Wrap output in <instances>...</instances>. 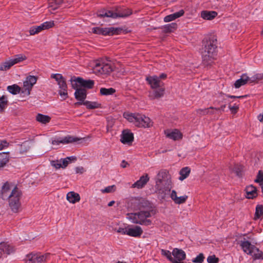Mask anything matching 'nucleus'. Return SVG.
Listing matches in <instances>:
<instances>
[{
	"label": "nucleus",
	"instance_id": "f257e3e1",
	"mask_svg": "<svg viewBox=\"0 0 263 263\" xmlns=\"http://www.w3.org/2000/svg\"><path fill=\"white\" fill-rule=\"evenodd\" d=\"M132 206L139 211L127 214V218L132 222L142 226H149L153 224L150 219L156 214L153 203L145 198L137 197L132 201Z\"/></svg>",
	"mask_w": 263,
	"mask_h": 263
},
{
	"label": "nucleus",
	"instance_id": "f03ea898",
	"mask_svg": "<svg viewBox=\"0 0 263 263\" xmlns=\"http://www.w3.org/2000/svg\"><path fill=\"white\" fill-rule=\"evenodd\" d=\"M217 40L214 35L203 40L201 49V57L202 64L205 67H208L214 63L215 56L217 53Z\"/></svg>",
	"mask_w": 263,
	"mask_h": 263
},
{
	"label": "nucleus",
	"instance_id": "7ed1b4c3",
	"mask_svg": "<svg viewBox=\"0 0 263 263\" xmlns=\"http://www.w3.org/2000/svg\"><path fill=\"white\" fill-rule=\"evenodd\" d=\"M155 186L159 193L163 194L164 196L171 191L172 182L168 171L161 170L158 172L156 177Z\"/></svg>",
	"mask_w": 263,
	"mask_h": 263
},
{
	"label": "nucleus",
	"instance_id": "20e7f679",
	"mask_svg": "<svg viewBox=\"0 0 263 263\" xmlns=\"http://www.w3.org/2000/svg\"><path fill=\"white\" fill-rule=\"evenodd\" d=\"M22 194L17 187H14L9 195V205L11 211L14 213H17L21 207L20 199Z\"/></svg>",
	"mask_w": 263,
	"mask_h": 263
},
{
	"label": "nucleus",
	"instance_id": "39448f33",
	"mask_svg": "<svg viewBox=\"0 0 263 263\" xmlns=\"http://www.w3.org/2000/svg\"><path fill=\"white\" fill-rule=\"evenodd\" d=\"M71 86L73 89L80 87L84 89H91L95 84L93 80H84L81 77H73L71 79Z\"/></svg>",
	"mask_w": 263,
	"mask_h": 263
},
{
	"label": "nucleus",
	"instance_id": "423d86ee",
	"mask_svg": "<svg viewBox=\"0 0 263 263\" xmlns=\"http://www.w3.org/2000/svg\"><path fill=\"white\" fill-rule=\"evenodd\" d=\"M114 69V66L111 63L103 61H97L93 67L95 72L101 74H109Z\"/></svg>",
	"mask_w": 263,
	"mask_h": 263
},
{
	"label": "nucleus",
	"instance_id": "0eeeda50",
	"mask_svg": "<svg viewBox=\"0 0 263 263\" xmlns=\"http://www.w3.org/2000/svg\"><path fill=\"white\" fill-rule=\"evenodd\" d=\"M50 256V253L42 254L41 253H31L27 255L26 263H45Z\"/></svg>",
	"mask_w": 263,
	"mask_h": 263
},
{
	"label": "nucleus",
	"instance_id": "6e6552de",
	"mask_svg": "<svg viewBox=\"0 0 263 263\" xmlns=\"http://www.w3.org/2000/svg\"><path fill=\"white\" fill-rule=\"evenodd\" d=\"M123 29L121 28L108 27L101 28L94 27L92 28V32L95 34L103 35H113L120 34Z\"/></svg>",
	"mask_w": 263,
	"mask_h": 263
},
{
	"label": "nucleus",
	"instance_id": "1a4fd4ad",
	"mask_svg": "<svg viewBox=\"0 0 263 263\" xmlns=\"http://www.w3.org/2000/svg\"><path fill=\"white\" fill-rule=\"evenodd\" d=\"M121 8V7L117 6L112 8V10L102 9L97 11V15L100 18L107 17L116 18L119 17L118 14H120Z\"/></svg>",
	"mask_w": 263,
	"mask_h": 263
},
{
	"label": "nucleus",
	"instance_id": "9d476101",
	"mask_svg": "<svg viewBox=\"0 0 263 263\" xmlns=\"http://www.w3.org/2000/svg\"><path fill=\"white\" fill-rule=\"evenodd\" d=\"M26 59V57L23 54H17L14 56L13 59H11L8 61L2 63L0 65V70L2 71H6L9 69L14 64L18 63Z\"/></svg>",
	"mask_w": 263,
	"mask_h": 263
},
{
	"label": "nucleus",
	"instance_id": "9b49d317",
	"mask_svg": "<svg viewBox=\"0 0 263 263\" xmlns=\"http://www.w3.org/2000/svg\"><path fill=\"white\" fill-rule=\"evenodd\" d=\"M238 244H239L243 251L247 254L252 255L254 252L259 251V248L252 245L249 241L246 240L245 238L243 240L239 241Z\"/></svg>",
	"mask_w": 263,
	"mask_h": 263
},
{
	"label": "nucleus",
	"instance_id": "f8f14e48",
	"mask_svg": "<svg viewBox=\"0 0 263 263\" xmlns=\"http://www.w3.org/2000/svg\"><path fill=\"white\" fill-rule=\"evenodd\" d=\"M152 125L151 120L143 115L138 114L136 126L139 127H148Z\"/></svg>",
	"mask_w": 263,
	"mask_h": 263
},
{
	"label": "nucleus",
	"instance_id": "ddd939ff",
	"mask_svg": "<svg viewBox=\"0 0 263 263\" xmlns=\"http://www.w3.org/2000/svg\"><path fill=\"white\" fill-rule=\"evenodd\" d=\"M172 253L174 256L172 263H183V260L185 259V253L181 249L175 248Z\"/></svg>",
	"mask_w": 263,
	"mask_h": 263
},
{
	"label": "nucleus",
	"instance_id": "4468645a",
	"mask_svg": "<svg viewBox=\"0 0 263 263\" xmlns=\"http://www.w3.org/2000/svg\"><path fill=\"white\" fill-rule=\"evenodd\" d=\"M146 81L152 89H157L162 86L164 84L163 82L159 80L158 76L156 75L146 77Z\"/></svg>",
	"mask_w": 263,
	"mask_h": 263
},
{
	"label": "nucleus",
	"instance_id": "2eb2a0df",
	"mask_svg": "<svg viewBox=\"0 0 263 263\" xmlns=\"http://www.w3.org/2000/svg\"><path fill=\"white\" fill-rule=\"evenodd\" d=\"M82 138H79L76 137H73L71 136H67L65 137L62 139H55L52 141V144L53 145H59L60 143L62 144H67L79 141L80 140H82Z\"/></svg>",
	"mask_w": 263,
	"mask_h": 263
},
{
	"label": "nucleus",
	"instance_id": "dca6fc26",
	"mask_svg": "<svg viewBox=\"0 0 263 263\" xmlns=\"http://www.w3.org/2000/svg\"><path fill=\"white\" fill-rule=\"evenodd\" d=\"M58 84L59 86V88L60 89L59 91V94L64 100L67 99L68 97V96L66 80L64 78H63V79H62Z\"/></svg>",
	"mask_w": 263,
	"mask_h": 263
},
{
	"label": "nucleus",
	"instance_id": "f3484780",
	"mask_svg": "<svg viewBox=\"0 0 263 263\" xmlns=\"http://www.w3.org/2000/svg\"><path fill=\"white\" fill-rule=\"evenodd\" d=\"M134 140V135L128 129L122 131L121 135V142L123 144L131 143Z\"/></svg>",
	"mask_w": 263,
	"mask_h": 263
},
{
	"label": "nucleus",
	"instance_id": "a211bd4d",
	"mask_svg": "<svg viewBox=\"0 0 263 263\" xmlns=\"http://www.w3.org/2000/svg\"><path fill=\"white\" fill-rule=\"evenodd\" d=\"M37 81V77L33 76H29L26 78V80L24 82L23 86L25 90L28 91L29 94L32 89V86L35 84Z\"/></svg>",
	"mask_w": 263,
	"mask_h": 263
},
{
	"label": "nucleus",
	"instance_id": "6ab92c4d",
	"mask_svg": "<svg viewBox=\"0 0 263 263\" xmlns=\"http://www.w3.org/2000/svg\"><path fill=\"white\" fill-rule=\"evenodd\" d=\"M74 89H76L74 92L75 98L79 101V102H84L87 97L86 89L80 87L76 88Z\"/></svg>",
	"mask_w": 263,
	"mask_h": 263
},
{
	"label": "nucleus",
	"instance_id": "aec40b11",
	"mask_svg": "<svg viewBox=\"0 0 263 263\" xmlns=\"http://www.w3.org/2000/svg\"><path fill=\"white\" fill-rule=\"evenodd\" d=\"M246 197L248 199H253L258 196L257 189L253 185L247 186L245 189Z\"/></svg>",
	"mask_w": 263,
	"mask_h": 263
},
{
	"label": "nucleus",
	"instance_id": "412c9836",
	"mask_svg": "<svg viewBox=\"0 0 263 263\" xmlns=\"http://www.w3.org/2000/svg\"><path fill=\"white\" fill-rule=\"evenodd\" d=\"M149 178L147 174L140 177V179L135 182L133 185V187H137L138 189H142L149 181Z\"/></svg>",
	"mask_w": 263,
	"mask_h": 263
},
{
	"label": "nucleus",
	"instance_id": "4be33fe9",
	"mask_svg": "<svg viewBox=\"0 0 263 263\" xmlns=\"http://www.w3.org/2000/svg\"><path fill=\"white\" fill-rule=\"evenodd\" d=\"M12 190L8 182L4 184L0 192V198L3 199H8Z\"/></svg>",
	"mask_w": 263,
	"mask_h": 263
},
{
	"label": "nucleus",
	"instance_id": "5701e85b",
	"mask_svg": "<svg viewBox=\"0 0 263 263\" xmlns=\"http://www.w3.org/2000/svg\"><path fill=\"white\" fill-rule=\"evenodd\" d=\"M247 83L251 84L250 78L247 76V74H242L240 78L236 81L234 86L236 88H238L242 85H245Z\"/></svg>",
	"mask_w": 263,
	"mask_h": 263
},
{
	"label": "nucleus",
	"instance_id": "b1692460",
	"mask_svg": "<svg viewBox=\"0 0 263 263\" xmlns=\"http://www.w3.org/2000/svg\"><path fill=\"white\" fill-rule=\"evenodd\" d=\"M143 233L142 228L138 226H135L133 228H128L127 229V235L132 237H139Z\"/></svg>",
	"mask_w": 263,
	"mask_h": 263
},
{
	"label": "nucleus",
	"instance_id": "393cba45",
	"mask_svg": "<svg viewBox=\"0 0 263 263\" xmlns=\"http://www.w3.org/2000/svg\"><path fill=\"white\" fill-rule=\"evenodd\" d=\"M85 105L88 109H92L98 108L100 107L101 104L96 102H91L89 101H85L83 102H77L75 103L76 105Z\"/></svg>",
	"mask_w": 263,
	"mask_h": 263
},
{
	"label": "nucleus",
	"instance_id": "a878e982",
	"mask_svg": "<svg viewBox=\"0 0 263 263\" xmlns=\"http://www.w3.org/2000/svg\"><path fill=\"white\" fill-rule=\"evenodd\" d=\"M0 250L7 255H9L14 252L13 246L7 242H2L0 243Z\"/></svg>",
	"mask_w": 263,
	"mask_h": 263
},
{
	"label": "nucleus",
	"instance_id": "bb28decb",
	"mask_svg": "<svg viewBox=\"0 0 263 263\" xmlns=\"http://www.w3.org/2000/svg\"><path fill=\"white\" fill-rule=\"evenodd\" d=\"M217 15V13L214 11H203L201 13V16L204 20H211L214 18Z\"/></svg>",
	"mask_w": 263,
	"mask_h": 263
},
{
	"label": "nucleus",
	"instance_id": "cd10ccee",
	"mask_svg": "<svg viewBox=\"0 0 263 263\" xmlns=\"http://www.w3.org/2000/svg\"><path fill=\"white\" fill-rule=\"evenodd\" d=\"M67 199L70 202L74 203L80 201V197L79 194L70 192L67 194Z\"/></svg>",
	"mask_w": 263,
	"mask_h": 263
},
{
	"label": "nucleus",
	"instance_id": "c85d7f7f",
	"mask_svg": "<svg viewBox=\"0 0 263 263\" xmlns=\"http://www.w3.org/2000/svg\"><path fill=\"white\" fill-rule=\"evenodd\" d=\"M9 160V153H0V168L4 167Z\"/></svg>",
	"mask_w": 263,
	"mask_h": 263
},
{
	"label": "nucleus",
	"instance_id": "c756f323",
	"mask_svg": "<svg viewBox=\"0 0 263 263\" xmlns=\"http://www.w3.org/2000/svg\"><path fill=\"white\" fill-rule=\"evenodd\" d=\"M166 136L167 137L174 140H178L182 139V138L181 133L177 129H175L172 132H168L166 134Z\"/></svg>",
	"mask_w": 263,
	"mask_h": 263
},
{
	"label": "nucleus",
	"instance_id": "7c9ffc66",
	"mask_svg": "<svg viewBox=\"0 0 263 263\" xmlns=\"http://www.w3.org/2000/svg\"><path fill=\"white\" fill-rule=\"evenodd\" d=\"M36 120L39 122L43 124H46L50 122L51 118L47 115L38 114L36 116Z\"/></svg>",
	"mask_w": 263,
	"mask_h": 263
},
{
	"label": "nucleus",
	"instance_id": "2f4dec72",
	"mask_svg": "<svg viewBox=\"0 0 263 263\" xmlns=\"http://www.w3.org/2000/svg\"><path fill=\"white\" fill-rule=\"evenodd\" d=\"M191 172V170L189 167H185L182 168L179 172L180 176L179 177V179L181 181L183 180L186 178Z\"/></svg>",
	"mask_w": 263,
	"mask_h": 263
},
{
	"label": "nucleus",
	"instance_id": "473e14b6",
	"mask_svg": "<svg viewBox=\"0 0 263 263\" xmlns=\"http://www.w3.org/2000/svg\"><path fill=\"white\" fill-rule=\"evenodd\" d=\"M76 160L77 158L75 156L67 157L66 158L61 159L60 161L62 164V168H66L71 161H75Z\"/></svg>",
	"mask_w": 263,
	"mask_h": 263
},
{
	"label": "nucleus",
	"instance_id": "72a5a7b5",
	"mask_svg": "<svg viewBox=\"0 0 263 263\" xmlns=\"http://www.w3.org/2000/svg\"><path fill=\"white\" fill-rule=\"evenodd\" d=\"M8 105V101L6 96H2L0 97V112H4L5 108Z\"/></svg>",
	"mask_w": 263,
	"mask_h": 263
},
{
	"label": "nucleus",
	"instance_id": "f704fd0d",
	"mask_svg": "<svg viewBox=\"0 0 263 263\" xmlns=\"http://www.w3.org/2000/svg\"><path fill=\"white\" fill-rule=\"evenodd\" d=\"M177 24L175 23H172L171 24L165 25L163 27V31L165 33L172 32L177 28Z\"/></svg>",
	"mask_w": 263,
	"mask_h": 263
},
{
	"label": "nucleus",
	"instance_id": "c9c22d12",
	"mask_svg": "<svg viewBox=\"0 0 263 263\" xmlns=\"http://www.w3.org/2000/svg\"><path fill=\"white\" fill-rule=\"evenodd\" d=\"M132 14V10L125 7H121L120 14H118L119 17H126Z\"/></svg>",
	"mask_w": 263,
	"mask_h": 263
},
{
	"label": "nucleus",
	"instance_id": "e433bc0d",
	"mask_svg": "<svg viewBox=\"0 0 263 263\" xmlns=\"http://www.w3.org/2000/svg\"><path fill=\"white\" fill-rule=\"evenodd\" d=\"M7 90L13 95H16L20 92L21 88L18 85L14 84L8 86L7 87Z\"/></svg>",
	"mask_w": 263,
	"mask_h": 263
},
{
	"label": "nucleus",
	"instance_id": "4c0bfd02",
	"mask_svg": "<svg viewBox=\"0 0 263 263\" xmlns=\"http://www.w3.org/2000/svg\"><path fill=\"white\" fill-rule=\"evenodd\" d=\"M100 93L103 96H108L114 94L116 92V90L113 88H101L100 89Z\"/></svg>",
	"mask_w": 263,
	"mask_h": 263
},
{
	"label": "nucleus",
	"instance_id": "58836bf2",
	"mask_svg": "<svg viewBox=\"0 0 263 263\" xmlns=\"http://www.w3.org/2000/svg\"><path fill=\"white\" fill-rule=\"evenodd\" d=\"M124 117L128 121H129L130 122H134V124L136 125L137 121V117H138V114H124Z\"/></svg>",
	"mask_w": 263,
	"mask_h": 263
},
{
	"label": "nucleus",
	"instance_id": "ea45409f",
	"mask_svg": "<svg viewBox=\"0 0 263 263\" xmlns=\"http://www.w3.org/2000/svg\"><path fill=\"white\" fill-rule=\"evenodd\" d=\"M43 30L41 24L39 26H33L30 28L29 33L30 34L32 35L35 34H37L41 31Z\"/></svg>",
	"mask_w": 263,
	"mask_h": 263
},
{
	"label": "nucleus",
	"instance_id": "a19ab883",
	"mask_svg": "<svg viewBox=\"0 0 263 263\" xmlns=\"http://www.w3.org/2000/svg\"><path fill=\"white\" fill-rule=\"evenodd\" d=\"M63 0H50V7H52V10L57 9L58 7L62 3Z\"/></svg>",
	"mask_w": 263,
	"mask_h": 263
},
{
	"label": "nucleus",
	"instance_id": "79ce46f5",
	"mask_svg": "<svg viewBox=\"0 0 263 263\" xmlns=\"http://www.w3.org/2000/svg\"><path fill=\"white\" fill-rule=\"evenodd\" d=\"M154 91V96L156 98L162 97L164 93V88L161 86V87L155 89Z\"/></svg>",
	"mask_w": 263,
	"mask_h": 263
},
{
	"label": "nucleus",
	"instance_id": "37998d69",
	"mask_svg": "<svg viewBox=\"0 0 263 263\" xmlns=\"http://www.w3.org/2000/svg\"><path fill=\"white\" fill-rule=\"evenodd\" d=\"M234 172L236 173V175L239 177H242L243 174V166L241 165H235L233 168Z\"/></svg>",
	"mask_w": 263,
	"mask_h": 263
},
{
	"label": "nucleus",
	"instance_id": "c03bdc74",
	"mask_svg": "<svg viewBox=\"0 0 263 263\" xmlns=\"http://www.w3.org/2000/svg\"><path fill=\"white\" fill-rule=\"evenodd\" d=\"M263 215V205L258 204L256 206L255 216L257 218H259Z\"/></svg>",
	"mask_w": 263,
	"mask_h": 263
},
{
	"label": "nucleus",
	"instance_id": "a18cd8bd",
	"mask_svg": "<svg viewBox=\"0 0 263 263\" xmlns=\"http://www.w3.org/2000/svg\"><path fill=\"white\" fill-rule=\"evenodd\" d=\"M161 253L163 256L166 257L172 263L173 257H172V253L170 251L161 249Z\"/></svg>",
	"mask_w": 263,
	"mask_h": 263
},
{
	"label": "nucleus",
	"instance_id": "49530a36",
	"mask_svg": "<svg viewBox=\"0 0 263 263\" xmlns=\"http://www.w3.org/2000/svg\"><path fill=\"white\" fill-rule=\"evenodd\" d=\"M250 78L251 83L257 82L259 80H263V74L257 73Z\"/></svg>",
	"mask_w": 263,
	"mask_h": 263
},
{
	"label": "nucleus",
	"instance_id": "de8ad7c7",
	"mask_svg": "<svg viewBox=\"0 0 263 263\" xmlns=\"http://www.w3.org/2000/svg\"><path fill=\"white\" fill-rule=\"evenodd\" d=\"M212 109L214 110L213 107H210L208 108H204V109H199L197 110V114H198L200 116H203L207 114H209V110Z\"/></svg>",
	"mask_w": 263,
	"mask_h": 263
},
{
	"label": "nucleus",
	"instance_id": "09e8293b",
	"mask_svg": "<svg viewBox=\"0 0 263 263\" xmlns=\"http://www.w3.org/2000/svg\"><path fill=\"white\" fill-rule=\"evenodd\" d=\"M204 259V256L202 253H200L196 257L193 259L192 261L196 263H202Z\"/></svg>",
	"mask_w": 263,
	"mask_h": 263
},
{
	"label": "nucleus",
	"instance_id": "8fccbe9b",
	"mask_svg": "<svg viewBox=\"0 0 263 263\" xmlns=\"http://www.w3.org/2000/svg\"><path fill=\"white\" fill-rule=\"evenodd\" d=\"M225 97H227L229 98L233 99V98H243L246 97V96H232V95H224L222 93H220L219 98H221V101H223V100L224 101V100H225V98H224Z\"/></svg>",
	"mask_w": 263,
	"mask_h": 263
},
{
	"label": "nucleus",
	"instance_id": "3c124183",
	"mask_svg": "<svg viewBox=\"0 0 263 263\" xmlns=\"http://www.w3.org/2000/svg\"><path fill=\"white\" fill-rule=\"evenodd\" d=\"M43 30L48 29L54 26L53 21L46 22L41 24Z\"/></svg>",
	"mask_w": 263,
	"mask_h": 263
},
{
	"label": "nucleus",
	"instance_id": "603ef678",
	"mask_svg": "<svg viewBox=\"0 0 263 263\" xmlns=\"http://www.w3.org/2000/svg\"><path fill=\"white\" fill-rule=\"evenodd\" d=\"M116 190V186L115 185L108 186L106 187H105L104 189H103L101 190L102 193H112L114 192Z\"/></svg>",
	"mask_w": 263,
	"mask_h": 263
},
{
	"label": "nucleus",
	"instance_id": "864d4df0",
	"mask_svg": "<svg viewBox=\"0 0 263 263\" xmlns=\"http://www.w3.org/2000/svg\"><path fill=\"white\" fill-rule=\"evenodd\" d=\"M187 196L184 195L180 197H177V200L175 201V203L176 204H180L185 203L187 199Z\"/></svg>",
	"mask_w": 263,
	"mask_h": 263
},
{
	"label": "nucleus",
	"instance_id": "5fc2aeb1",
	"mask_svg": "<svg viewBox=\"0 0 263 263\" xmlns=\"http://www.w3.org/2000/svg\"><path fill=\"white\" fill-rule=\"evenodd\" d=\"M207 261L208 263H218L219 258L214 255H211L208 257Z\"/></svg>",
	"mask_w": 263,
	"mask_h": 263
},
{
	"label": "nucleus",
	"instance_id": "6e6d98bb",
	"mask_svg": "<svg viewBox=\"0 0 263 263\" xmlns=\"http://www.w3.org/2000/svg\"><path fill=\"white\" fill-rule=\"evenodd\" d=\"M256 253H254L253 254H252V256L253 257L254 259H263V252L261 251L259 249L258 252H256Z\"/></svg>",
	"mask_w": 263,
	"mask_h": 263
},
{
	"label": "nucleus",
	"instance_id": "4d7b16f0",
	"mask_svg": "<svg viewBox=\"0 0 263 263\" xmlns=\"http://www.w3.org/2000/svg\"><path fill=\"white\" fill-rule=\"evenodd\" d=\"M263 181V172L262 171H259L257 175L256 178L255 180V182L256 183H260Z\"/></svg>",
	"mask_w": 263,
	"mask_h": 263
},
{
	"label": "nucleus",
	"instance_id": "13d9d810",
	"mask_svg": "<svg viewBox=\"0 0 263 263\" xmlns=\"http://www.w3.org/2000/svg\"><path fill=\"white\" fill-rule=\"evenodd\" d=\"M184 13V11L183 10L181 9L179 10L178 12H175L174 13L172 14L174 18V19H176L177 18L180 17L182 16Z\"/></svg>",
	"mask_w": 263,
	"mask_h": 263
},
{
	"label": "nucleus",
	"instance_id": "bf43d9fd",
	"mask_svg": "<svg viewBox=\"0 0 263 263\" xmlns=\"http://www.w3.org/2000/svg\"><path fill=\"white\" fill-rule=\"evenodd\" d=\"M51 77L54 79L58 83L60 82L63 78H64L62 75L60 73L52 74Z\"/></svg>",
	"mask_w": 263,
	"mask_h": 263
},
{
	"label": "nucleus",
	"instance_id": "052dcab7",
	"mask_svg": "<svg viewBox=\"0 0 263 263\" xmlns=\"http://www.w3.org/2000/svg\"><path fill=\"white\" fill-rule=\"evenodd\" d=\"M9 143L6 140H0V150H2L5 147H7Z\"/></svg>",
	"mask_w": 263,
	"mask_h": 263
},
{
	"label": "nucleus",
	"instance_id": "680f3d73",
	"mask_svg": "<svg viewBox=\"0 0 263 263\" xmlns=\"http://www.w3.org/2000/svg\"><path fill=\"white\" fill-rule=\"evenodd\" d=\"M51 164L57 169L62 167V164L61 163V161L59 162L58 160L52 161L51 162Z\"/></svg>",
	"mask_w": 263,
	"mask_h": 263
},
{
	"label": "nucleus",
	"instance_id": "e2e57ef3",
	"mask_svg": "<svg viewBox=\"0 0 263 263\" xmlns=\"http://www.w3.org/2000/svg\"><path fill=\"white\" fill-rule=\"evenodd\" d=\"M117 232L123 235H127V230L125 228H119V229L117 230Z\"/></svg>",
	"mask_w": 263,
	"mask_h": 263
},
{
	"label": "nucleus",
	"instance_id": "0e129e2a",
	"mask_svg": "<svg viewBox=\"0 0 263 263\" xmlns=\"http://www.w3.org/2000/svg\"><path fill=\"white\" fill-rule=\"evenodd\" d=\"M173 20H175V19L172 14L166 16L164 18V21L165 22H169L172 21Z\"/></svg>",
	"mask_w": 263,
	"mask_h": 263
},
{
	"label": "nucleus",
	"instance_id": "69168bd1",
	"mask_svg": "<svg viewBox=\"0 0 263 263\" xmlns=\"http://www.w3.org/2000/svg\"><path fill=\"white\" fill-rule=\"evenodd\" d=\"M170 196L171 199L174 201V202H175L176 200H177V199L178 196H177V193L175 190H173L172 191Z\"/></svg>",
	"mask_w": 263,
	"mask_h": 263
},
{
	"label": "nucleus",
	"instance_id": "338daca9",
	"mask_svg": "<svg viewBox=\"0 0 263 263\" xmlns=\"http://www.w3.org/2000/svg\"><path fill=\"white\" fill-rule=\"evenodd\" d=\"M229 108L232 112L234 114L236 113L238 109V107L235 105L233 106H231V105H229Z\"/></svg>",
	"mask_w": 263,
	"mask_h": 263
},
{
	"label": "nucleus",
	"instance_id": "774afa93",
	"mask_svg": "<svg viewBox=\"0 0 263 263\" xmlns=\"http://www.w3.org/2000/svg\"><path fill=\"white\" fill-rule=\"evenodd\" d=\"M226 107V104H224L223 105H222L220 107H214V110H216L217 111H224V108Z\"/></svg>",
	"mask_w": 263,
	"mask_h": 263
}]
</instances>
